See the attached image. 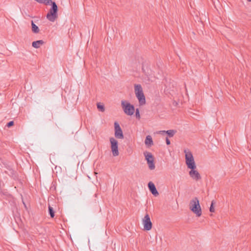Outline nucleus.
Masks as SVG:
<instances>
[{
    "label": "nucleus",
    "mask_w": 251,
    "mask_h": 251,
    "mask_svg": "<svg viewBox=\"0 0 251 251\" xmlns=\"http://www.w3.org/2000/svg\"><path fill=\"white\" fill-rule=\"evenodd\" d=\"M166 131H165V130H161L159 131V133H166Z\"/></svg>",
    "instance_id": "24"
},
{
    "label": "nucleus",
    "mask_w": 251,
    "mask_h": 251,
    "mask_svg": "<svg viewBox=\"0 0 251 251\" xmlns=\"http://www.w3.org/2000/svg\"><path fill=\"white\" fill-rule=\"evenodd\" d=\"M145 144L148 146H151L153 145V141L150 135H148L145 141Z\"/></svg>",
    "instance_id": "13"
},
{
    "label": "nucleus",
    "mask_w": 251,
    "mask_h": 251,
    "mask_svg": "<svg viewBox=\"0 0 251 251\" xmlns=\"http://www.w3.org/2000/svg\"><path fill=\"white\" fill-rule=\"evenodd\" d=\"M31 30L34 33H38L39 32V27L34 23L33 21H31Z\"/></svg>",
    "instance_id": "14"
},
{
    "label": "nucleus",
    "mask_w": 251,
    "mask_h": 251,
    "mask_svg": "<svg viewBox=\"0 0 251 251\" xmlns=\"http://www.w3.org/2000/svg\"><path fill=\"white\" fill-rule=\"evenodd\" d=\"M144 155L149 169L151 170H154L155 167L154 163V157L152 153L150 152L145 151L144 152Z\"/></svg>",
    "instance_id": "6"
},
{
    "label": "nucleus",
    "mask_w": 251,
    "mask_h": 251,
    "mask_svg": "<svg viewBox=\"0 0 251 251\" xmlns=\"http://www.w3.org/2000/svg\"><path fill=\"white\" fill-rule=\"evenodd\" d=\"M148 187L150 192L152 194L155 196H157L159 195V193L155 187V185L151 181L148 183Z\"/></svg>",
    "instance_id": "11"
},
{
    "label": "nucleus",
    "mask_w": 251,
    "mask_h": 251,
    "mask_svg": "<svg viewBox=\"0 0 251 251\" xmlns=\"http://www.w3.org/2000/svg\"><path fill=\"white\" fill-rule=\"evenodd\" d=\"M135 116L136 118L140 119V113H139V110L137 108L135 110Z\"/></svg>",
    "instance_id": "19"
},
{
    "label": "nucleus",
    "mask_w": 251,
    "mask_h": 251,
    "mask_svg": "<svg viewBox=\"0 0 251 251\" xmlns=\"http://www.w3.org/2000/svg\"><path fill=\"white\" fill-rule=\"evenodd\" d=\"M122 107L124 112L127 115H132L134 112L135 108L133 105L125 100L121 102Z\"/></svg>",
    "instance_id": "5"
},
{
    "label": "nucleus",
    "mask_w": 251,
    "mask_h": 251,
    "mask_svg": "<svg viewBox=\"0 0 251 251\" xmlns=\"http://www.w3.org/2000/svg\"><path fill=\"white\" fill-rule=\"evenodd\" d=\"M44 43V42L43 40H38V41L33 42L32 43V46L34 48L38 49V48H40V47L41 45H43Z\"/></svg>",
    "instance_id": "12"
},
{
    "label": "nucleus",
    "mask_w": 251,
    "mask_h": 251,
    "mask_svg": "<svg viewBox=\"0 0 251 251\" xmlns=\"http://www.w3.org/2000/svg\"><path fill=\"white\" fill-rule=\"evenodd\" d=\"M189 208L197 215V217L201 216V209L199 201L197 197H195L191 200L189 204Z\"/></svg>",
    "instance_id": "1"
},
{
    "label": "nucleus",
    "mask_w": 251,
    "mask_h": 251,
    "mask_svg": "<svg viewBox=\"0 0 251 251\" xmlns=\"http://www.w3.org/2000/svg\"><path fill=\"white\" fill-rule=\"evenodd\" d=\"M115 136L118 139H123L124 137L123 131L117 122L114 123Z\"/></svg>",
    "instance_id": "9"
},
{
    "label": "nucleus",
    "mask_w": 251,
    "mask_h": 251,
    "mask_svg": "<svg viewBox=\"0 0 251 251\" xmlns=\"http://www.w3.org/2000/svg\"><path fill=\"white\" fill-rule=\"evenodd\" d=\"M214 201H212L211 204L209 208V210L211 212H214L215 211L214 207Z\"/></svg>",
    "instance_id": "18"
},
{
    "label": "nucleus",
    "mask_w": 251,
    "mask_h": 251,
    "mask_svg": "<svg viewBox=\"0 0 251 251\" xmlns=\"http://www.w3.org/2000/svg\"><path fill=\"white\" fill-rule=\"evenodd\" d=\"M191 171L189 172L190 177L195 180H198L201 179V176L200 173L195 169H190Z\"/></svg>",
    "instance_id": "10"
},
{
    "label": "nucleus",
    "mask_w": 251,
    "mask_h": 251,
    "mask_svg": "<svg viewBox=\"0 0 251 251\" xmlns=\"http://www.w3.org/2000/svg\"><path fill=\"white\" fill-rule=\"evenodd\" d=\"M176 130L174 129L168 130L166 131L169 137H172L176 133Z\"/></svg>",
    "instance_id": "15"
},
{
    "label": "nucleus",
    "mask_w": 251,
    "mask_h": 251,
    "mask_svg": "<svg viewBox=\"0 0 251 251\" xmlns=\"http://www.w3.org/2000/svg\"><path fill=\"white\" fill-rule=\"evenodd\" d=\"M49 213L51 218H53L54 217V211L53 208L50 205H49Z\"/></svg>",
    "instance_id": "17"
},
{
    "label": "nucleus",
    "mask_w": 251,
    "mask_h": 251,
    "mask_svg": "<svg viewBox=\"0 0 251 251\" xmlns=\"http://www.w3.org/2000/svg\"><path fill=\"white\" fill-rule=\"evenodd\" d=\"M110 142L111 144V148L113 155L114 156H118L119 154L118 151V141L113 137H111L110 138Z\"/></svg>",
    "instance_id": "7"
},
{
    "label": "nucleus",
    "mask_w": 251,
    "mask_h": 251,
    "mask_svg": "<svg viewBox=\"0 0 251 251\" xmlns=\"http://www.w3.org/2000/svg\"><path fill=\"white\" fill-rule=\"evenodd\" d=\"M186 165L189 169H196V165L192 153L191 151L184 150Z\"/></svg>",
    "instance_id": "3"
},
{
    "label": "nucleus",
    "mask_w": 251,
    "mask_h": 251,
    "mask_svg": "<svg viewBox=\"0 0 251 251\" xmlns=\"http://www.w3.org/2000/svg\"><path fill=\"white\" fill-rule=\"evenodd\" d=\"M97 106L99 111L101 112H104L105 110L104 106L103 104H101L100 102L97 103Z\"/></svg>",
    "instance_id": "16"
},
{
    "label": "nucleus",
    "mask_w": 251,
    "mask_h": 251,
    "mask_svg": "<svg viewBox=\"0 0 251 251\" xmlns=\"http://www.w3.org/2000/svg\"><path fill=\"white\" fill-rule=\"evenodd\" d=\"M135 93L140 104L143 105L145 104L146 99L141 85L137 84L135 85Z\"/></svg>",
    "instance_id": "4"
},
{
    "label": "nucleus",
    "mask_w": 251,
    "mask_h": 251,
    "mask_svg": "<svg viewBox=\"0 0 251 251\" xmlns=\"http://www.w3.org/2000/svg\"><path fill=\"white\" fill-rule=\"evenodd\" d=\"M247 1L249 2H251V0H247Z\"/></svg>",
    "instance_id": "27"
},
{
    "label": "nucleus",
    "mask_w": 251,
    "mask_h": 251,
    "mask_svg": "<svg viewBox=\"0 0 251 251\" xmlns=\"http://www.w3.org/2000/svg\"><path fill=\"white\" fill-rule=\"evenodd\" d=\"M51 6L49 12L47 14V18L50 22H54L58 17V7L55 2H52Z\"/></svg>",
    "instance_id": "2"
},
{
    "label": "nucleus",
    "mask_w": 251,
    "mask_h": 251,
    "mask_svg": "<svg viewBox=\"0 0 251 251\" xmlns=\"http://www.w3.org/2000/svg\"><path fill=\"white\" fill-rule=\"evenodd\" d=\"M52 117V115H51V117H50V120H51Z\"/></svg>",
    "instance_id": "26"
},
{
    "label": "nucleus",
    "mask_w": 251,
    "mask_h": 251,
    "mask_svg": "<svg viewBox=\"0 0 251 251\" xmlns=\"http://www.w3.org/2000/svg\"><path fill=\"white\" fill-rule=\"evenodd\" d=\"M166 142L167 145H169L171 144L170 141L169 140L168 137H166Z\"/></svg>",
    "instance_id": "22"
},
{
    "label": "nucleus",
    "mask_w": 251,
    "mask_h": 251,
    "mask_svg": "<svg viewBox=\"0 0 251 251\" xmlns=\"http://www.w3.org/2000/svg\"><path fill=\"white\" fill-rule=\"evenodd\" d=\"M14 125V121H10L9 122H8L7 125H6V126L8 127H11V126H13Z\"/></svg>",
    "instance_id": "20"
},
{
    "label": "nucleus",
    "mask_w": 251,
    "mask_h": 251,
    "mask_svg": "<svg viewBox=\"0 0 251 251\" xmlns=\"http://www.w3.org/2000/svg\"><path fill=\"white\" fill-rule=\"evenodd\" d=\"M24 204L25 205V207L26 208V205H25V204L24 202Z\"/></svg>",
    "instance_id": "25"
},
{
    "label": "nucleus",
    "mask_w": 251,
    "mask_h": 251,
    "mask_svg": "<svg viewBox=\"0 0 251 251\" xmlns=\"http://www.w3.org/2000/svg\"><path fill=\"white\" fill-rule=\"evenodd\" d=\"M44 1H45V5H49L50 3L51 4V3L53 2V1H52L51 0H44Z\"/></svg>",
    "instance_id": "21"
},
{
    "label": "nucleus",
    "mask_w": 251,
    "mask_h": 251,
    "mask_svg": "<svg viewBox=\"0 0 251 251\" xmlns=\"http://www.w3.org/2000/svg\"><path fill=\"white\" fill-rule=\"evenodd\" d=\"M143 224L145 230H150L152 228V223L149 214H147L143 219Z\"/></svg>",
    "instance_id": "8"
},
{
    "label": "nucleus",
    "mask_w": 251,
    "mask_h": 251,
    "mask_svg": "<svg viewBox=\"0 0 251 251\" xmlns=\"http://www.w3.org/2000/svg\"><path fill=\"white\" fill-rule=\"evenodd\" d=\"M35 0L37 1L38 2H39L40 3H43V4H45V1H44V0Z\"/></svg>",
    "instance_id": "23"
}]
</instances>
